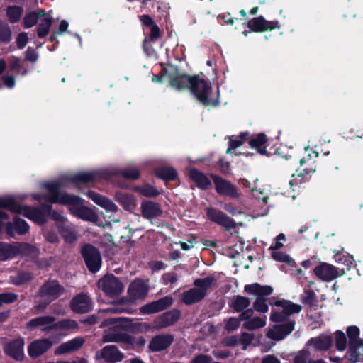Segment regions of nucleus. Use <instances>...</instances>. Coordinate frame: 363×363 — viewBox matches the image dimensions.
<instances>
[{"label": "nucleus", "instance_id": "nucleus-34", "mask_svg": "<svg viewBox=\"0 0 363 363\" xmlns=\"http://www.w3.org/2000/svg\"><path fill=\"white\" fill-rule=\"evenodd\" d=\"M250 300L244 296H234L228 306L235 312H241L250 306Z\"/></svg>", "mask_w": 363, "mask_h": 363}, {"label": "nucleus", "instance_id": "nucleus-36", "mask_svg": "<svg viewBox=\"0 0 363 363\" xmlns=\"http://www.w3.org/2000/svg\"><path fill=\"white\" fill-rule=\"evenodd\" d=\"M134 191L141 196L147 198H155L159 196L160 193L157 189L153 185L145 184L143 185H137L134 187Z\"/></svg>", "mask_w": 363, "mask_h": 363}, {"label": "nucleus", "instance_id": "nucleus-62", "mask_svg": "<svg viewBox=\"0 0 363 363\" xmlns=\"http://www.w3.org/2000/svg\"><path fill=\"white\" fill-rule=\"evenodd\" d=\"M241 320L238 318H228L226 324L224 325V329L228 332H232L238 328L240 325Z\"/></svg>", "mask_w": 363, "mask_h": 363}, {"label": "nucleus", "instance_id": "nucleus-8", "mask_svg": "<svg viewBox=\"0 0 363 363\" xmlns=\"http://www.w3.org/2000/svg\"><path fill=\"white\" fill-rule=\"evenodd\" d=\"M25 347V340L21 337H18L13 340H9L3 344V350L4 354L17 361L22 362L25 357L23 347Z\"/></svg>", "mask_w": 363, "mask_h": 363}, {"label": "nucleus", "instance_id": "nucleus-55", "mask_svg": "<svg viewBox=\"0 0 363 363\" xmlns=\"http://www.w3.org/2000/svg\"><path fill=\"white\" fill-rule=\"evenodd\" d=\"M302 310V306L301 305H298V303H294L291 301L288 302L282 308L283 312H284L285 314H287L289 315L292 314H298L299 312H301Z\"/></svg>", "mask_w": 363, "mask_h": 363}, {"label": "nucleus", "instance_id": "nucleus-31", "mask_svg": "<svg viewBox=\"0 0 363 363\" xmlns=\"http://www.w3.org/2000/svg\"><path fill=\"white\" fill-rule=\"evenodd\" d=\"M154 174L164 182H174L179 177L177 170L172 167H158L155 169Z\"/></svg>", "mask_w": 363, "mask_h": 363}, {"label": "nucleus", "instance_id": "nucleus-4", "mask_svg": "<svg viewBox=\"0 0 363 363\" xmlns=\"http://www.w3.org/2000/svg\"><path fill=\"white\" fill-rule=\"evenodd\" d=\"M81 255L87 269L96 274L101 267V256L99 250L91 244H85L81 248Z\"/></svg>", "mask_w": 363, "mask_h": 363}, {"label": "nucleus", "instance_id": "nucleus-10", "mask_svg": "<svg viewBox=\"0 0 363 363\" xmlns=\"http://www.w3.org/2000/svg\"><path fill=\"white\" fill-rule=\"evenodd\" d=\"M63 293H65V288L60 285L57 280H48L44 282L38 291L39 296L47 297L48 299L45 306L57 299Z\"/></svg>", "mask_w": 363, "mask_h": 363}, {"label": "nucleus", "instance_id": "nucleus-19", "mask_svg": "<svg viewBox=\"0 0 363 363\" xmlns=\"http://www.w3.org/2000/svg\"><path fill=\"white\" fill-rule=\"evenodd\" d=\"M141 215L145 219L157 218L162 215L161 204L152 200H144L140 204Z\"/></svg>", "mask_w": 363, "mask_h": 363}, {"label": "nucleus", "instance_id": "nucleus-45", "mask_svg": "<svg viewBox=\"0 0 363 363\" xmlns=\"http://www.w3.org/2000/svg\"><path fill=\"white\" fill-rule=\"evenodd\" d=\"M118 201L125 210H131L135 208V197L129 194L125 193L121 194L118 196Z\"/></svg>", "mask_w": 363, "mask_h": 363}, {"label": "nucleus", "instance_id": "nucleus-44", "mask_svg": "<svg viewBox=\"0 0 363 363\" xmlns=\"http://www.w3.org/2000/svg\"><path fill=\"white\" fill-rule=\"evenodd\" d=\"M14 252V257L18 255H30L35 252V247L32 245L27 242H21L17 243V245H13Z\"/></svg>", "mask_w": 363, "mask_h": 363}, {"label": "nucleus", "instance_id": "nucleus-49", "mask_svg": "<svg viewBox=\"0 0 363 363\" xmlns=\"http://www.w3.org/2000/svg\"><path fill=\"white\" fill-rule=\"evenodd\" d=\"M335 335V346L338 351H345L347 348V337L341 330H337Z\"/></svg>", "mask_w": 363, "mask_h": 363}, {"label": "nucleus", "instance_id": "nucleus-26", "mask_svg": "<svg viewBox=\"0 0 363 363\" xmlns=\"http://www.w3.org/2000/svg\"><path fill=\"white\" fill-rule=\"evenodd\" d=\"M188 175L189 179L196 184L199 189L207 190L211 188L210 179L201 170L196 168H191L189 170Z\"/></svg>", "mask_w": 363, "mask_h": 363}, {"label": "nucleus", "instance_id": "nucleus-33", "mask_svg": "<svg viewBox=\"0 0 363 363\" xmlns=\"http://www.w3.org/2000/svg\"><path fill=\"white\" fill-rule=\"evenodd\" d=\"M79 327L78 323L77 320L69 318L62 319L61 320L57 321L51 325H49L46 327L44 330L48 331L51 330H76Z\"/></svg>", "mask_w": 363, "mask_h": 363}, {"label": "nucleus", "instance_id": "nucleus-30", "mask_svg": "<svg viewBox=\"0 0 363 363\" xmlns=\"http://www.w3.org/2000/svg\"><path fill=\"white\" fill-rule=\"evenodd\" d=\"M267 137L264 133H258L255 137L251 138L249 140L250 147L257 150L259 155L269 156L267 150Z\"/></svg>", "mask_w": 363, "mask_h": 363}, {"label": "nucleus", "instance_id": "nucleus-37", "mask_svg": "<svg viewBox=\"0 0 363 363\" xmlns=\"http://www.w3.org/2000/svg\"><path fill=\"white\" fill-rule=\"evenodd\" d=\"M55 322V318L50 315L41 316L30 319L26 323V328L28 330H34L39 326L52 325Z\"/></svg>", "mask_w": 363, "mask_h": 363}, {"label": "nucleus", "instance_id": "nucleus-51", "mask_svg": "<svg viewBox=\"0 0 363 363\" xmlns=\"http://www.w3.org/2000/svg\"><path fill=\"white\" fill-rule=\"evenodd\" d=\"M253 310L258 313H266L268 311L267 298L264 297L257 296L253 303Z\"/></svg>", "mask_w": 363, "mask_h": 363}, {"label": "nucleus", "instance_id": "nucleus-6", "mask_svg": "<svg viewBox=\"0 0 363 363\" xmlns=\"http://www.w3.org/2000/svg\"><path fill=\"white\" fill-rule=\"evenodd\" d=\"M69 196L74 198L73 201H71L69 203L60 204L69 206V212L74 216L85 220H91L94 216V213L91 209L83 205V199L79 196H75L69 194Z\"/></svg>", "mask_w": 363, "mask_h": 363}, {"label": "nucleus", "instance_id": "nucleus-18", "mask_svg": "<svg viewBox=\"0 0 363 363\" xmlns=\"http://www.w3.org/2000/svg\"><path fill=\"white\" fill-rule=\"evenodd\" d=\"M20 214L28 218L39 225H43L48 223L47 214L45 208H43V203L38 207L24 206Z\"/></svg>", "mask_w": 363, "mask_h": 363}, {"label": "nucleus", "instance_id": "nucleus-11", "mask_svg": "<svg viewBox=\"0 0 363 363\" xmlns=\"http://www.w3.org/2000/svg\"><path fill=\"white\" fill-rule=\"evenodd\" d=\"M69 307L77 314H86L92 311L93 303L90 296L85 293H79L71 299Z\"/></svg>", "mask_w": 363, "mask_h": 363}, {"label": "nucleus", "instance_id": "nucleus-2", "mask_svg": "<svg viewBox=\"0 0 363 363\" xmlns=\"http://www.w3.org/2000/svg\"><path fill=\"white\" fill-rule=\"evenodd\" d=\"M217 281L213 274L194 279L193 282L194 287L184 292L182 298L184 303L189 306L201 302L207 296L209 289L216 286Z\"/></svg>", "mask_w": 363, "mask_h": 363}, {"label": "nucleus", "instance_id": "nucleus-12", "mask_svg": "<svg viewBox=\"0 0 363 363\" xmlns=\"http://www.w3.org/2000/svg\"><path fill=\"white\" fill-rule=\"evenodd\" d=\"M95 358L97 360L103 359L108 363H116L123 360L124 354L119 351L117 346L108 345L102 347L101 350H97Z\"/></svg>", "mask_w": 363, "mask_h": 363}, {"label": "nucleus", "instance_id": "nucleus-61", "mask_svg": "<svg viewBox=\"0 0 363 363\" xmlns=\"http://www.w3.org/2000/svg\"><path fill=\"white\" fill-rule=\"evenodd\" d=\"M115 320L121 322V323H119L118 325V326L121 327L123 329H125V330H128L130 328H132L134 330L140 329V328L138 327L139 323H132L131 320L130 318H121L116 319Z\"/></svg>", "mask_w": 363, "mask_h": 363}, {"label": "nucleus", "instance_id": "nucleus-5", "mask_svg": "<svg viewBox=\"0 0 363 363\" xmlns=\"http://www.w3.org/2000/svg\"><path fill=\"white\" fill-rule=\"evenodd\" d=\"M213 179L216 193L219 196H226L229 199H237L241 196L240 190L231 182L213 173L209 174Z\"/></svg>", "mask_w": 363, "mask_h": 363}, {"label": "nucleus", "instance_id": "nucleus-20", "mask_svg": "<svg viewBox=\"0 0 363 363\" xmlns=\"http://www.w3.org/2000/svg\"><path fill=\"white\" fill-rule=\"evenodd\" d=\"M29 230L30 226L27 222L17 216L13 218V222H8L5 225V231L10 238H14L15 233L25 235Z\"/></svg>", "mask_w": 363, "mask_h": 363}, {"label": "nucleus", "instance_id": "nucleus-48", "mask_svg": "<svg viewBox=\"0 0 363 363\" xmlns=\"http://www.w3.org/2000/svg\"><path fill=\"white\" fill-rule=\"evenodd\" d=\"M301 300L303 304L311 307L315 306L318 301L315 293L311 289L306 290Z\"/></svg>", "mask_w": 363, "mask_h": 363}, {"label": "nucleus", "instance_id": "nucleus-53", "mask_svg": "<svg viewBox=\"0 0 363 363\" xmlns=\"http://www.w3.org/2000/svg\"><path fill=\"white\" fill-rule=\"evenodd\" d=\"M271 256L272 259L281 263H286L290 265L291 263L294 262L293 259L289 255L281 251H272Z\"/></svg>", "mask_w": 363, "mask_h": 363}, {"label": "nucleus", "instance_id": "nucleus-28", "mask_svg": "<svg viewBox=\"0 0 363 363\" xmlns=\"http://www.w3.org/2000/svg\"><path fill=\"white\" fill-rule=\"evenodd\" d=\"M98 174L96 171L93 172H82L77 174H73L66 177V181L77 186L79 184H87L95 182L97 179Z\"/></svg>", "mask_w": 363, "mask_h": 363}, {"label": "nucleus", "instance_id": "nucleus-22", "mask_svg": "<svg viewBox=\"0 0 363 363\" xmlns=\"http://www.w3.org/2000/svg\"><path fill=\"white\" fill-rule=\"evenodd\" d=\"M23 206L11 196H0V208L6 209L14 213H21ZM0 218L9 219V215L0 211Z\"/></svg>", "mask_w": 363, "mask_h": 363}, {"label": "nucleus", "instance_id": "nucleus-57", "mask_svg": "<svg viewBox=\"0 0 363 363\" xmlns=\"http://www.w3.org/2000/svg\"><path fill=\"white\" fill-rule=\"evenodd\" d=\"M215 167L218 168L220 173L224 175H228L231 172L230 163L223 160V158H220L218 162H216Z\"/></svg>", "mask_w": 363, "mask_h": 363}, {"label": "nucleus", "instance_id": "nucleus-40", "mask_svg": "<svg viewBox=\"0 0 363 363\" xmlns=\"http://www.w3.org/2000/svg\"><path fill=\"white\" fill-rule=\"evenodd\" d=\"M33 278L28 271H18L16 275L10 277V281L16 286H22L28 283Z\"/></svg>", "mask_w": 363, "mask_h": 363}, {"label": "nucleus", "instance_id": "nucleus-46", "mask_svg": "<svg viewBox=\"0 0 363 363\" xmlns=\"http://www.w3.org/2000/svg\"><path fill=\"white\" fill-rule=\"evenodd\" d=\"M12 40V30L8 23L0 21V42L9 43Z\"/></svg>", "mask_w": 363, "mask_h": 363}, {"label": "nucleus", "instance_id": "nucleus-1", "mask_svg": "<svg viewBox=\"0 0 363 363\" xmlns=\"http://www.w3.org/2000/svg\"><path fill=\"white\" fill-rule=\"evenodd\" d=\"M160 73L153 75L154 82L162 83L163 78L167 77L169 80V85L177 91L188 90L195 96L198 101L204 106H217L219 105V90L218 89V97L211 99L209 95L211 92L210 82L199 77L198 75H189L180 72L179 67L172 64L163 66L162 65Z\"/></svg>", "mask_w": 363, "mask_h": 363}, {"label": "nucleus", "instance_id": "nucleus-59", "mask_svg": "<svg viewBox=\"0 0 363 363\" xmlns=\"http://www.w3.org/2000/svg\"><path fill=\"white\" fill-rule=\"evenodd\" d=\"M150 35H149V40L147 38H145L143 42V48L144 50H145V45L146 43H147L150 41L155 42L157 41V40L159 39V38L161 36V31L160 30V28L158 26H154L152 27H150Z\"/></svg>", "mask_w": 363, "mask_h": 363}, {"label": "nucleus", "instance_id": "nucleus-60", "mask_svg": "<svg viewBox=\"0 0 363 363\" xmlns=\"http://www.w3.org/2000/svg\"><path fill=\"white\" fill-rule=\"evenodd\" d=\"M335 259L337 262H341L345 264L347 267V270L350 269V267L352 265V262L354 261V258L351 255H343L341 252H337L334 255Z\"/></svg>", "mask_w": 363, "mask_h": 363}, {"label": "nucleus", "instance_id": "nucleus-50", "mask_svg": "<svg viewBox=\"0 0 363 363\" xmlns=\"http://www.w3.org/2000/svg\"><path fill=\"white\" fill-rule=\"evenodd\" d=\"M43 208H45V211H46L47 219L49 218L51 220L57 222H60L62 220L63 216L62 214L53 209L51 204L43 203Z\"/></svg>", "mask_w": 363, "mask_h": 363}, {"label": "nucleus", "instance_id": "nucleus-29", "mask_svg": "<svg viewBox=\"0 0 363 363\" xmlns=\"http://www.w3.org/2000/svg\"><path fill=\"white\" fill-rule=\"evenodd\" d=\"M84 342V340L81 337L67 341L56 348L55 354L61 355L73 351H77L82 347Z\"/></svg>", "mask_w": 363, "mask_h": 363}, {"label": "nucleus", "instance_id": "nucleus-43", "mask_svg": "<svg viewBox=\"0 0 363 363\" xmlns=\"http://www.w3.org/2000/svg\"><path fill=\"white\" fill-rule=\"evenodd\" d=\"M52 23V19L51 17H45L39 23L37 28L38 36L40 39H43L48 35L50 28H51Z\"/></svg>", "mask_w": 363, "mask_h": 363}, {"label": "nucleus", "instance_id": "nucleus-17", "mask_svg": "<svg viewBox=\"0 0 363 363\" xmlns=\"http://www.w3.org/2000/svg\"><path fill=\"white\" fill-rule=\"evenodd\" d=\"M295 321L289 320L284 323L276 325L268 330L267 337L271 340H282L294 330Z\"/></svg>", "mask_w": 363, "mask_h": 363}, {"label": "nucleus", "instance_id": "nucleus-56", "mask_svg": "<svg viewBox=\"0 0 363 363\" xmlns=\"http://www.w3.org/2000/svg\"><path fill=\"white\" fill-rule=\"evenodd\" d=\"M18 296L13 292H4L0 294V307L3 304H11L16 302Z\"/></svg>", "mask_w": 363, "mask_h": 363}, {"label": "nucleus", "instance_id": "nucleus-27", "mask_svg": "<svg viewBox=\"0 0 363 363\" xmlns=\"http://www.w3.org/2000/svg\"><path fill=\"white\" fill-rule=\"evenodd\" d=\"M104 342H123L130 346L135 343V337L123 332H109L102 336Z\"/></svg>", "mask_w": 363, "mask_h": 363}, {"label": "nucleus", "instance_id": "nucleus-7", "mask_svg": "<svg viewBox=\"0 0 363 363\" xmlns=\"http://www.w3.org/2000/svg\"><path fill=\"white\" fill-rule=\"evenodd\" d=\"M206 215L208 220L218 225L225 230H230L236 227V223L233 219L216 208L207 207Z\"/></svg>", "mask_w": 363, "mask_h": 363}, {"label": "nucleus", "instance_id": "nucleus-41", "mask_svg": "<svg viewBox=\"0 0 363 363\" xmlns=\"http://www.w3.org/2000/svg\"><path fill=\"white\" fill-rule=\"evenodd\" d=\"M247 27L249 28L250 30L255 33H262L266 31L264 17L262 16H259L249 20L248 23H247Z\"/></svg>", "mask_w": 363, "mask_h": 363}, {"label": "nucleus", "instance_id": "nucleus-24", "mask_svg": "<svg viewBox=\"0 0 363 363\" xmlns=\"http://www.w3.org/2000/svg\"><path fill=\"white\" fill-rule=\"evenodd\" d=\"M149 291V286L142 279H137L128 288V294L134 300L144 299Z\"/></svg>", "mask_w": 363, "mask_h": 363}, {"label": "nucleus", "instance_id": "nucleus-38", "mask_svg": "<svg viewBox=\"0 0 363 363\" xmlns=\"http://www.w3.org/2000/svg\"><path fill=\"white\" fill-rule=\"evenodd\" d=\"M115 175L126 180L135 181L140 177V172L135 167H127L116 171Z\"/></svg>", "mask_w": 363, "mask_h": 363}, {"label": "nucleus", "instance_id": "nucleus-58", "mask_svg": "<svg viewBox=\"0 0 363 363\" xmlns=\"http://www.w3.org/2000/svg\"><path fill=\"white\" fill-rule=\"evenodd\" d=\"M289 315L286 313H285L284 311H272L270 320L272 322L275 323H285L287 321H289Z\"/></svg>", "mask_w": 363, "mask_h": 363}, {"label": "nucleus", "instance_id": "nucleus-13", "mask_svg": "<svg viewBox=\"0 0 363 363\" xmlns=\"http://www.w3.org/2000/svg\"><path fill=\"white\" fill-rule=\"evenodd\" d=\"M313 272L323 281H331L345 273L342 269L341 274H339L337 267L327 262H320L314 268Z\"/></svg>", "mask_w": 363, "mask_h": 363}, {"label": "nucleus", "instance_id": "nucleus-14", "mask_svg": "<svg viewBox=\"0 0 363 363\" xmlns=\"http://www.w3.org/2000/svg\"><path fill=\"white\" fill-rule=\"evenodd\" d=\"M174 337L171 334H158L152 337L148 345L149 351L157 352L168 350L174 343Z\"/></svg>", "mask_w": 363, "mask_h": 363}, {"label": "nucleus", "instance_id": "nucleus-39", "mask_svg": "<svg viewBox=\"0 0 363 363\" xmlns=\"http://www.w3.org/2000/svg\"><path fill=\"white\" fill-rule=\"evenodd\" d=\"M23 9L18 5H9L6 9V16L10 23H16L21 21Z\"/></svg>", "mask_w": 363, "mask_h": 363}, {"label": "nucleus", "instance_id": "nucleus-63", "mask_svg": "<svg viewBox=\"0 0 363 363\" xmlns=\"http://www.w3.org/2000/svg\"><path fill=\"white\" fill-rule=\"evenodd\" d=\"M190 363H220L219 362H214L209 354H197L194 356Z\"/></svg>", "mask_w": 363, "mask_h": 363}, {"label": "nucleus", "instance_id": "nucleus-15", "mask_svg": "<svg viewBox=\"0 0 363 363\" xmlns=\"http://www.w3.org/2000/svg\"><path fill=\"white\" fill-rule=\"evenodd\" d=\"M52 345V341L48 338L34 340L27 347V352H28L30 357L37 359L51 349Z\"/></svg>", "mask_w": 363, "mask_h": 363}, {"label": "nucleus", "instance_id": "nucleus-35", "mask_svg": "<svg viewBox=\"0 0 363 363\" xmlns=\"http://www.w3.org/2000/svg\"><path fill=\"white\" fill-rule=\"evenodd\" d=\"M308 343L314 345V347L316 350L327 351L330 348L333 344V340L330 336H318L311 338Z\"/></svg>", "mask_w": 363, "mask_h": 363}, {"label": "nucleus", "instance_id": "nucleus-52", "mask_svg": "<svg viewBox=\"0 0 363 363\" xmlns=\"http://www.w3.org/2000/svg\"><path fill=\"white\" fill-rule=\"evenodd\" d=\"M38 13L35 11L28 12L23 18V26L26 28H30L38 23Z\"/></svg>", "mask_w": 363, "mask_h": 363}, {"label": "nucleus", "instance_id": "nucleus-9", "mask_svg": "<svg viewBox=\"0 0 363 363\" xmlns=\"http://www.w3.org/2000/svg\"><path fill=\"white\" fill-rule=\"evenodd\" d=\"M99 286L106 295L112 298L118 296L123 291L122 281L113 274H109L101 279Z\"/></svg>", "mask_w": 363, "mask_h": 363}, {"label": "nucleus", "instance_id": "nucleus-21", "mask_svg": "<svg viewBox=\"0 0 363 363\" xmlns=\"http://www.w3.org/2000/svg\"><path fill=\"white\" fill-rule=\"evenodd\" d=\"M301 167L296 170L297 177L301 178V182L307 179V176L316 171L315 160L312 159L311 155L308 154L306 157L299 159Z\"/></svg>", "mask_w": 363, "mask_h": 363}, {"label": "nucleus", "instance_id": "nucleus-64", "mask_svg": "<svg viewBox=\"0 0 363 363\" xmlns=\"http://www.w3.org/2000/svg\"><path fill=\"white\" fill-rule=\"evenodd\" d=\"M38 59V53L33 48L28 47L25 52V60L30 62H35Z\"/></svg>", "mask_w": 363, "mask_h": 363}, {"label": "nucleus", "instance_id": "nucleus-47", "mask_svg": "<svg viewBox=\"0 0 363 363\" xmlns=\"http://www.w3.org/2000/svg\"><path fill=\"white\" fill-rule=\"evenodd\" d=\"M266 325V321L262 318L255 317L247 320L244 323V328L248 330L261 328Z\"/></svg>", "mask_w": 363, "mask_h": 363}, {"label": "nucleus", "instance_id": "nucleus-42", "mask_svg": "<svg viewBox=\"0 0 363 363\" xmlns=\"http://www.w3.org/2000/svg\"><path fill=\"white\" fill-rule=\"evenodd\" d=\"M13 244L0 242V261H6L14 257Z\"/></svg>", "mask_w": 363, "mask_h": 363}, {"label": "nucleus", "instance_id": "nucleus-3", "mask_svg": "<svg viewBox=\"0 0 363 363\" xmlns=\"http://www.w3.org/2000/svg\"><path fill=\"white\" fill-rule=\"evenodd\" d=\"M43 187L46 189L48 194H35L33 196L35 201H45L51 204H69L73 201L74 198L69 196V193L61 191V182H46Z\"/></svg>", "mask_w": 363, "mask_h": 363}, {"label": "nucleus", "instance_id": "nucleus-32", "mask_svg": "<svg viewBox=\"0 0 363 363\" xmlns=\"http://www.w3.org/2000/svg\"><path fill=\"white\" fill-rule=\"evenodd\" d=\"M245 291L257 296H269L273 293V288L269 285L254 283L245 286Z\"/></svg>", "mask_w": 363, "mask_h": 363}, {"label": "nucleus", "instance_id": "nucleus-54", "mask_svg": "<svg viewBox=\"0 0 363 363\" xmlns=\"http://www.w3.org/2000/svg\"><path fill=\"white\" fill-rule=\"evenodd\" d=\"M60 234L64 238L65 241L68 243H73L77 240V236L74 230L69 228H62L60 230Z\"/></svg>", "mask_w": 363, "mask_h": 363}, {"label": "nucleus", "instance_id": "nucleus-16", "mask_svg": "<svg viewBox=\"0 0 363 363\" xmlns=\"http://www.w3.org/2000/svg\"><path fill=\"white\" fill-rule=\"evenodd\" d=\"M172 304V297L170 296H166L160 299L143 305L140 308V313L143 315L157 313L165 311L169 307H171Z\"/></svg>", "mask_w": 363, "mask_h": 363}, {"label": "nucleus", "instance_id": "nucleus-25", "mask_svg": "<svg viewBox=\"0 0 363 363\" xmlns=\"http://www.w3.org/2000/svg\"><path fill=\"white\" fill-rule=\"evenodd\" d=\"M347 337L349 338L347 342V351H359V348H363V340L359 338L360 331L358 326L352 325L347 327L346 330Z\"/></svg>", "mask_w": 363, "mask_h": 363}, {"label": "nucleus", "instance_id": "nucleus-23", "mask_svg": "<svg viewBox=\"0 0 363 363\" xmlns=\"http://www.w3.org/2000/svg\"><path fill=\"white\" fill-rule=\"evenodd\" d=\"M180 317L181 311L178 309H173L161 314L155 323H156L157 329H163L177 323Z\"/></svg>", "mask_w": 363, "mask_h": 363}]
</instances>
